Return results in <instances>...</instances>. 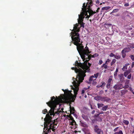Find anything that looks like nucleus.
I'll use <instances>...</instances> for the list:
<instances>
[{
  "label": "nucleus",
  "mask_w": 134,
  "mask_h": 134,
  "mask_svg": "<svg viewBox=\"0 0 134 134\" xmlns=\"http://www.w3.org/2000/svg\"><path fill=\"white\" fill-rule=\"evenodd\" d=\"M73 84L75 88L72 87V89L74 90V95L73 96L71 93V91L62 89V90L64 92L65 95L61 94L58 97L56 96L55 98L53 96L51 97V100L46 103L47 104L49 107L50 109H64L63 107V105L62 103H67L69 101H71L72 102L74 101L76 97L77 92L79 90V86L77 85Z\"/></svg>",
  "instance_id": "f257e3e1"
},
{
  "label": "nucleus",
  "mask_w": 134,
  "mask_h": 134,
  "mask_svg": "<svg viewBox=\"0 0 134 134\" xmlns=\"http://www.w3.org/2000/svg\"><path fill=\"white\" fill-rule=\"evenodd\" d=\"M51 118L49 116V114H47L44 119V128L43 131V134H48L51 132V130L53 131L57 128V123L53 122L51 120Z\"/></svg>",
  "instance_id": "f03ea898"
},
{
  "label": "nucleus",
  "mask_w": 134,
  "mask_h": 134,
  "mask_svg": "<svg viewBox=\"0 0 134 134\" xmlns=\"http://www.w3.org/2000/svg\"><path fill=\"white\" fill-rule=\"evenodd\" d=\"M71 69L72 70H74L76 73L77 74V77L75 79V81L74 80L73 83L74 84L77 85H80L81 82H82L84 79V77L86 76L85 73L86 71H83L82 69L79 68H77L72 67Z\"/></svg>",
  "instance_id": "7ed1b4c3"
},
{
  "label": "nucleus",
  "mask_w": 134,
  "mask_h": 134,
  "mask_svg": "<svg viewBox=\"0 0 134 134\" xmlns=\"http://www.w3.org/2000/svg\"><path fill=\"white\" fill-rule=\"evenodd\" d=\"M83 64L81 63H79L77 61H76L75 62V64L76 66H77L78 67L81 68L83 70V71H86V72H90V67L91 66V64L88 63V65L87 63V60H85Z\"/></svg>",
  "instance_id": "20e7f679"
},
{
  "label": "nucleus",
  "mask_w": 134,
  "mask_h": 134,
  "mask_svg": "<svg viewBox=\"0 0 134 134\" xmlns=\"http://www.w3.org/2000/svg\"><path fill=\"white\" fill-rule=\"evenodd\" d=\"M74 35L71 36V38L73 43L75 45H77L79 43H81V39L80 38V35L78 32L75 34Z\"/></svg>",
  "instance_id": "39448f33"
},
{
  "label": "nucleus",
  "mask_w": 134,
  "mask_h": 134,
  "mask_svg": "<svg viewBox=\"0 0 134 134\" xmlns=\"http://www.w3.org/2000/svg\"><path fill=\"white\" fill-rule=\"evenodd\" d=\"M82 42L79 43L77 45H75L77 46V49L81 58H83V52H84V47L82 44Z\"/></svg>",
  "instance_id": "423d86ee"
},
{
  "label": "nucleus",
  "mask_w": 134,
  "mask_h": 134,
  "mask_svg": "<svg viewBox=\"0 0 134 134\" xmlns=\"http://www.w3.org/2000/svg\"><path fill=\"white\" fill-rule=\"evenodd\" d=\"M90 4V5H89L87 7V12L89 14V15H87L86 16V18H88L90 16L93 15L94 14L96 13V12L94 11L93 12L91 9V7L93 5V2L92 1H90V2L89 3Z\"/></svg>",
  "instance_id": "0eeeda50"
},
{
  "label": "nucleus",
  "mask_w": 134,
  "mask_h": 134,
  "mask_svg": "<svg viewBox=\"0 0 134 134\" xmlns=\"http://www.w3.org/2000/svg\"><path fill=\"white\" fill-rule=\"evenodd\" d=\"M67 116L68 117V118H69V125H71L72 128L74 129L76 128L77 125L76 124V122L74 120L72 115L69 114L68 115H67Z\"/></svg>",
  "instance_id": "6e6552de"
},
{
  "label": "nucleus",
  "mask_w": 134,
  "mask_h": 134,
  "mask_svg": "<svg viewBox=\"0 0 134 134\" xmlns=\"http://www.w3.org/2000/svg\"><path fill=\"white\" fill-rule=\"evenodd\" d=\"M84 14H81L79 15V19L78 20V22L79 24L80 25V27H84V24H85L83 22V19L84 18Z\"/></svg>",
  "instance_id": "1a4fd4ad"
},
{
  "label": "nucleus",
  "mask_w": 134,
  "mask_h": 134,
  "mask_svg": "<svg viewBox=\"0 0 134 134\" xmlns=\"http://www.w3.org/2000/svg\"><path fill=\"white\" fill-rule=\"evenodd\" d=\"M59 109H50L49 113L47 114H49V116L51 118V120H52V117L51 116L53 115V116L54 115H58L59 112H57L59 111Z\"/></svg>",
  "instance_id": "9d476101"
},
{
  "label": "nucleus",
  "mask_w": 134,
  "mask_h": 134,
  "mask_svg": "<svg viewBox=\"0 0 134 134\" xmlns=\"http://www.w3.org/2000/svg\"><path fill=\"white\" fill-rule=\"evenodd\" d=\"M115 90H120L123 88V85L120 83H118L115 84L113 87Z\"/></svg>",
  "instance_id": "9b49d317"
},
{
  "label": "nucleus",
  "mask_w": 134,
  "mask_h": 134,
  "mask_svg": "<svg viewBox=\"0 0 134 134\" xmlns=\"http://www.w3.org/2000/svg\"><path fill=\"white\" fill-rule=\"evenodd\" d=\"M86 3H84L83 4V8H82V10L85 12L83 13H82L81 14H84V15L85 14V16L87 15V7L88 6L87 5H85Z\"/></svg>",
  "instance_id": "f8f14e48"
},
{
  "label": "nucleus",
  "mask_w": 134,
  "mask_h": 134,
  "mask_svg": "<svg viewBox=\"0 0 134 134\" xmlns=\"http://www.w3.org/2000/svg\"><path fill=\"white\" fill-rule=\"evenodd\" d=\"M99 56L98 54L96 53L94 54L93 55H91V54L89 56H88L87 57L88 59H86V60H87V63L88 64V61L91 59V57L94 58L96 57H98Z\"/></svg>",
  "instance_id": "ddd939ff"
},
{
  "label": "nucleus",
  "mask_w": 134,
  "mask_h": 134,
  "mask_svg": "<svg viewBox=\"0 0 134 134\" xmlns=\"http://www.w3.org/2000/svg\"><path fill=\"white\" fill-rule=\"evenodd\" d=\"M69 110L70 113V114L69 115H72L76 118L77 116L76 114V111L75 109H69Z\"/></svg>",
  "instance_id": "4468645a"
},
{
  "label": "nucleus",
  "mask_w": 134,
  "mask_h": 134,
  "mask_svg": "<svg viewBox=\"0 0 134 134\" xmlns=\"http://www.w3.org/2000/svg\"><path fill=\"white\" fill-rule=\"evenodd\" d=\"M79 25L78 24H76L74 25V26L73 30L76 31V32H78L80 31V27H78Z\"/></svg>",
  "instance_id": "2eb2a0df"
},
{
  "label": "nucleus",
  "mask_w": 134,
  "mask_h": 134,
  "mask_svg": "<svg viewBox=\"0 0 134 134\" xmlns=\"http://www.w3.org/2000/svg\"><path fill=\"white\" fill-rule=\"evenodd\" d=\"M103 113L100 112V113L99 112L98 114H95L94 115V117H96V121H102V119L101 118L98 116L99 115L101 114H102Z\"/></svg>",
  "instance_id": "dca6fc26"
},
{
  "label": "nucleus",
  "mask_w": 134,
  "mask_h": 134,
  "mask_svg": "<svg viewBox=\"0 0 134 134\" xmlns=\"http://www.w3.org/2000/svg\"><path fill=\"white\" fill-rule=\"evenodd\" d=\"M91 53V52L90 51H88V52H87V53L86 54V53L85 54V58H82V59L83 60V61H84L86 59H88L87 57L88 56H89L90 55H89V54H90Z\"/></svg>",
  "instance_id": "f3484780"
},
{
  "label": "nucleus",
  "mask_w": 134,
  "mask_h": 134,
  "mask_svg": "<svg viewBox=\"0 0 134 134\" xmlns=\"http://www.w3.org/2000/svg\"><path fill=\"white\" fill-rule=\"evenodd\" d=\"M112 81V79L111 78H109L108 79L107 84L106 85V87L107 88H110L111 82Z\"/></svg>",
  "instance_id": "a211bd4d"
},
{
  "label": "nucleus",
  "mask_w": 134,
  "mask_h": 134,
  "mask_svg": "<svg viewBox=\"0 0 134 134\" xmlns=\"http://www.w3.org/2000/svg\"><path fill=\"white\" fill-rule=\"evenodd\" d=\"M118 76L120 81L123 82L125 79L123 74H120L118 75Z\"/></svg>",
  "instance_id": "6ab92c4d"
},
{
  "label": "nucleus",
  "mask_w": 134,
  "mask_h": 134,
  "mask_svg": "<svg viewBox=\"0 0 134 134\" xmlns=\"http://www.w3.org/2000/svg\"><path fill=\"white\" fill-rule=\"evenodd\" d=\"M89 50L87 46L85 47V48H84V52H83V53H84L83 54V58H85V54L86 53L87 54V52H88V51Z\"/></svg>",
  "instance_id": "aec40b11"
},
{
  "label": "nucleus",
  "mask_w": 134,
  "mask_h": 134,
  "mask_svg": "<svg viewBox=\"0 0 134 134\" xmlns=\"http://www.w3.org/2000/svg\"><path fill=\"white\" fill-rule=\"evenodd\" d=\"M130 51V49L129 47L123 49L122 51L125 53L128 52Z\"/></svg>",
  "instance_id": "412c9836"
},
{
  "label": "nucleus",
  "mask_w": 134,
  "mask_h": 134,
  "mask_svg": "<svg viewBox=\"0 0 134 134\" xmlns=\"http://www.w3.org/2000/svg\"><path fill=\"white\" fill-rule=\"evenodd\" d=\"M94 99L97 101L101 100L102 101V97L98 96L95 97L94 98Z\"/></svg>",
  "instance_id": "4be33fe9"
},
{
  "label": "nucleus",
  "mask_w": 134,
  "mask_h": 134,
  "mask_svg": "<svg viewBox=\"0 0 134 134\" xmlns=\"http://www.w3.org/2000/svg\"><path fill=\"white\" fill-rule=\"evenodd\" d=\"M109 100L110 99L109 98L105 97H102V101L108 102Z\"/></svg>",
  "instance_id": "5701e85b"
},
{
  "label": "nucleus",
  "mask_w": 134,
  "mask_h": 134,
  "mask_svg": "<svg viewBox=\"0 0 134 134\" xmlns=\"http://www.w3.org/2000/svg\"><path fill=\"white\" fill-rule=\"evenodd\" d=\"M129 63L126 64L125 65L123 66V68L122 69V70L123 71H125V70L127 69V66L129 65Z\"/></svg>",
  "instance_id": "b1692460"
},
{
  "label": "nucleus",
  "mask_w": 134,
  "mask_h": 134,
  "mask_svg": "<svg viewBox=\"0 0 134 134\" xmlns=\"http://www.w3.org/2000/svg\"><path fill=\"white\" fill-rule=\"evenodd\" d=\"M100 129L98 128V126L97 125H95L94 126V131L95 132H97L98 130H100Z\"/></svg>",
  "instance_id": "393cba45"
},
{
  "label": "nucleus",
  "mask_w": 134,
  "mask_h": 134,
  "mask_svg": "<svg viewBox=\"0 0 134 134\" xmlns=\"http://www.w3.org/2000/svg\"><path fill=\"white\" fill-rule=\"evenodd\" d=\"M127 91L126 90H123L121 91V95L122 96Z\"/></svg>",
  "instance_id": "a878e982"
},
{
  "label": "nucleus",
  "mask_w": 134,
  "mask_h": 134,
  "mask_svg": "<svg viewBox=\"0 0 134 134\" xmlns=\"http://www.w3.org/2000/svg\"><path fill=\"white\" fill-rule=\"evenodd\" d=\"M111 8V7L110 6L105 7H103L102 8V10H107L110 9Z\"/></svg>",
  "instance_id": "bb28decb"
},
{
  "label": "nucleus",
  "mask_w": 134,
  "mask_h": 134,
  "mask_svg": "<svg viewBox=\"0 0 134 134\" xmlns=\"http://www.w3.org/2000/svg\"><path fill=\"white\" fill-rule=\"evenodd\" d=\"M118 72V68L116 69L115 71L114 72V77H116L117 76V73Z\"/></svg>",
  "instance_id": "cd10ccee"
},
{
  "label": "nucleus",
  "mask_w": 134,
  "mask_h": 134,
  "mask_svg": "<svg viewBox=\"0 0 134 134\" xmlns=\"http://www.w3.org/2000/svg\"><path fill=\"white\" fill-rule=\"evenodd\" d=\"M107 64L105 63L103 64L102 66V68H104L105 69H106L108 68Z\"/></svg>",
  "instance_id": "c85d7f7f"
},
{
  "label": "nucleus",
  "mask_w": 134,
  "mask_h": 134,
  "mask_svg": "<svg viewBox=\"0 0 134 134\" xmlns=\"http://www.w3.org/2000/svg\"><path fill=\"white\" fill-rule=\"evenodd\" d=\"M116 62V60L115 59H113L110 65L112 66Z\"/></svg>",
  "instance_id": "c756f323"
},
{
  "label": "nucleus",
  "mask_w": 134,
  "mask_h": 134,
  "mask_svg": "<svg viewBox=\"0 0 134 134\" xmlns=\"http://www.w3.org/2000/svg\"><path fill=\"white\" fill-rule=\"evenodd\" d=\"M96 132L97 133V134H101V133L102 134H103V131H102L101 129H100V130Z\"/></svg>",
  "instance_id": "7c9ffc66"
},
{
  "label": "nucleus",
  "mask_w": 134,
  "mask_h": 134,
  "mask_svg": "<svg viewBox=\"0 0 134 134\" xmlns=\"http://www.w3.org/2000/svg\"><path fill=\"white\" fill-rule=\"evenodd\" d=\"M78 32H76V31L74 30H72V32H71L70 34L72 35L71 36H72V35H74L75 34H75L77 33Z\"/></svg>",
  "instance_id": "2f4dec72"
},
{
  "label": "nucleus",
  "mask_w": 134,
  "mask_h": 134,
  "mask_svg": "<svg viewBox=\"0 0 134 134\" xmlns=\"http://www.w3.org/2000/svg\"><path fill=\"white\" fill-rule=\"evenodd\" d=\"M100 86L101 87L103 88L104 87L105 85V83L103 81H102L100 83Z\"/></svg>",
  "instance_id": "473e14b6"
},
{
  "label": "nucleus",
  "mask_w": 134,
  "mask_h": 134,
  "mask_svg": "<svg viewBox=\"0 0 134 134\" xmlns=\"http://www.w3.org/2000/svg\"><path fill=\"white\" fill-rule=\"evenodd\" d=\"M98 108H100L101 107H103L104 105L102 103H98L97 104Z\"/></svg>",
  "instance_id": "72a5a7b5"
},
{
  "label": "nucleus",
  "mask_w": 134,
  "mask_h": 134,
  "mask_svg": "<svg viewBox=\"0 0 134 134\" xmlns=\"http://www.w3.org/2000/svg\"><path fill=\"white\" fill-rule=\"evenodd\" d=\"M123 122L126 125H127L129 124V121L126 120H124Z\"/></svg>",
  "instance_id": "f704fd0d"
},
{
  "label": "nucleus",
  "mask_w": 134,
  "mask_h": 134,
  "mask_svg": "<svg viewBox=\"0 0 134 134\" xmlns=\"http://www.w3.org/2000/svg\"><path fill=\"white\" fill-rule=\"evenodd\" d=\"M82 118L85 120H87L88 119V117L87 115L83 114L82 115Z\"/></svg>",
  "instance_id": "c9c22d12"
},
{
  "label": "nucleus",
  "mask_w": 134,
  "mask_h": 134,
  "mask_svg": "<svg viewBox=\"0 0 134 134\" xmlns=\"http://www.w3.org/2000/svg\"><path fill=\"white\" fill-rule=\"evenodd\" d=\"M81 125L82 126L84 127H88V125H87L83 122L81 123Z\"/></svg>",
  "instance_id": "e433bc0d"
},
{
  "label": "nucleus",
  "mask_w": 134,
  "mask_h": 134,
  "mask_svg": "<svg viewBox=\"0 0 134 134\" xmlns=\"http://www.w3.org/2000/svg\"><path fill=\"white\" fill-rule=\"evenodd\" d=\"M126 53L124 52H122V51H121V53L122 54V56L123 58H125L126 56Z\"/></svg>",
  "instance_id": "4c0bfd02"
},
{
  "label": "nucleus",
  "mask_w": 134,
  "mask_h": 134,
  "mask_svg": "<svg viewBox=\"0 0 134 134\" xmlns=\"http://www.w3.org/2000/svg\"><path fill=\"white\" fill-rule=\"evenodd\" d=\"M114 134H123L122 131L120 130L119 132H115Z\"/></svg>",
  "instance_id": "58836bf2"
},
{
  "label": "nucleus",
  "mask_w": 134,
  "mask_h": 134,
  "mask_svg": "<svg viewBox=\"0 0 134 134\" xmlns=\"http://www.w3.org/2000/svg\"><path fill=\"white\" fill-rule=\"evenodd\" d=\"M94 78L93 75H92L90 77L89 79V81H92L93 80V78Z\"/></svg>",
  "instance_id": "ea45409f"
},
{
  "label": "nucleus",
  "mask_w": 134,
  "mask_h": 134,
  "mask_svg": "<svg viewBox=\"0 0 134 134\" xmlns=\"http://www.w3.org/2000/svg\"><path fill=\"white\" fill-rule=\"evenodd\" d=\"M114 58L118 59H120V58H121V56L120 55H115V57H114Z\"/></svg>",
  "instance_id": "a19ab883"
},
{
  "label": "nucleus",
  "mask_w": 134,
  "mask_h": 134,
  "mask_svg": "<svg viewBox=\"0 0 134 134\" xmlns=\"http://www.w3.org/2000/svg\"><path fill=\"white\" fill-rule=\"evenodd\" d=\"M129 74L127 71H126L124 73V75L125 77H126Z\"/></svg>",
  "instance_id": "79ce46f5"
},
{
  "label": "nucleus",
  "mask_w": 134,
  "mask_h": 134,
  "mask_svg": "<svg viewBox=\"0 0 134 134\" xmlns=\"http://www.w3.org/2000/svg\"><path fill=\"white\" fill-rule=\"evenodd\" d=\"M119 10V9H114L112 12V13H116L118 12Z\"/></svg>",
  "instance_id": "37998d69"
},
{
  "label": "nucleus",
  "mask_w": 134,
  "mask_h": 134,
  "mask_svg": "<svg viewBox=\"0 0 134 134\" xmlns=\"http://www.w3.org/2000/svg\"><path fill=\"white\" fill-rule=\"evenodd\" d=\"M42 113L43 114H46L47 113V109H44L43 110Z\"/></svg>",
  "instance_id": "c03bdc74"
},
{
  "label": "nucleus",
  "mask_w": 134,
  "mask_h": 134,
  "mask_svg": "<svg viewBox=\"0 0 134 134\" xmlns=\"http://www.w3.org/2000/svg\"><path fill=\"white\" fill-rule=\"evenodd\" d=\"M123 88H124V90H125L128 88L129 86L128 85H126L124 86L123 85Z\"/></svg>",
  "instance_id": "a18cd8bd"
},
{
  "label": "nucleus",
  "mask_w": 134,
  "mask_h": 134,
  "mask_svg": "<svg viewBox=\"0 0 134 134\" xmlns=\"http://www.w3.org/2000/svg\"><path fill=\"white\" fill-rule=\"evenodd\" d=\"M99 75V73H97L94 74V77L96 78H97Z\"/></svg>",
  "instance_id": "49530a36"
},
{
  "label": "nucleus",
  "mask_w": 134,
  "mask_h": 134,
  "mask_svg": "<svg viewBox=\"0 0 134 134\" xmlns=\"http://www.w3.org/2000/svg\"><path fill=\"white\" fill-rule=\"evenodd\" d=\"M96 79H95V80H94L93 81L92 84L94 85H95L96 83H97L96 82Z\"/></svg>",
  "instance_id": "de8ad7c7"
},
{
  "label": "nucleus",
  "mask_w": 134,
  "mask_h": 134,
  "mask_svg": "<svg viewBox=\"0 0 134 134\" xmlns=\"http://www.w3.org/2000/svg\"><path fill=\"white\" fill-rule=\"evenodd\" d=\"M131 59L133 60H134V56L133 55H131L130 56Z\"/></svg>",
  "instance_id": "09e8293b"
},
{
  "label": "nucleus",
  "mask_w": 134,
  "mask_h": 134,
  "mask_svg": "<svg viewBox=\"0 0 134 134\" xmlns=\"http://www.w3.org/2000/svg\"><path fill=\"white\" fill-rule=\"evenodd\" d=\"M115 56V55L113 54L112 53H110V54L109 55L110 57H114Z\"/></svg>",
  "instance_id": "8fccbe9b"
},
{
  "label": "nucleus",
  "mask_w": 134,
  "mask_h": 134,
  "mask_svg": "<svg viewBox=\"0 0 134 134\" xmlns=\"http://www.w3.org/2000/svg\"><path fill=\"white\" fill-rule=\"evenodd\" d=\"M103 62V61L102 60H100L98 63V64L99 65H100Z\"/></svg>",
  "instance_id": "3c124183"
},
{
  "label": "nucleus",
  "mask_w": 134,
  "mask_h": 134,
  "mask_svg": "<svg viewBox=\"0 0 134 134\" xmlns=\"http://www.w3.org/2000/svg\"><path fill=\"white\" fill-rule=\"evenodd\" d=\"M131 74H130L127 76V78L129 79H131Z\"/></svg>",
  "instance_id": "603ef678"
},
{
  "label": "nucleus",
  "mask_w": 134,
  "mask_h": 134,
  "mask_svg": "<svg viewBox=\"0 0 134 134\" xmlns=\"http://www.w3.org/2000/svg\"><path fill=\"white\" fill-rule=\"evenodd\" d=\"M86 134H92L91 133L89 130H88L85 133Z\"/></svg>",
  "instance_id": "864d4df0"
},
{
  "label": "nucleus",
  "mask_w": 134,
  "mask_h": 134,
  "mask_svg": "<svg viewBox=\"0 0 134 134\" xmlns=\"http://www.w3.org/2000/svg\"><path fill=\"white\" fill-rule=\"evenodd\" d=\"M110 61V60L109 59H107V60L105 62V63L108 64V62H109Z\"/></svg>",
  "instance_id": "5fc2aeb1"
},
{
  "label": "nucleus",
  "mask_w": 134,
  "mask_h": 134,
  "mask_svg": "<svg viewBox=\"0 0 134 134\" xmlns=\"http://www.w3.org/2000/svg\"><path fill=\"white\" fill-rule=\"evenodd\" d=\"M118 128H119V127H116V128H115V129L114 130V132H116V131H117V130L118 129Z\"/></svg>",
  "instance_id": "6e6d98bb"
},
{
  "label": "nucleus",
  "mask_w": 134,
  "mask_h": 134,
  "mask_svg": "<svg viewBox=\"0 0 134 134\" xmlns=\"http://www.w3.org/2000/svg\"><path fill=\"white\" fill-rule=\"evenodd\" d=\"M108 108V106L107 105V106H104L103 107L102 109H107V108Z\"/></svg>",
  "instance_id": "4d7b16f0"
},
{
  "label": "nucleus",
  "mask_w": 134,
  "mask_h": 134,
  "mask_svg": "<svg viewBox=\"0 0 134 134\" xmlns=\"http://www.w3.org/2000/svg\"><path fill=\"white\" fill-rule=\"evenodd\" d=\"M130 47L132 48H134V44H133L132 45L130 46Z\"/></svg>",
  "instance_id": "13d9d810"
},
{
  "label": "nucleus",
  "mask_w": 134,
  "mask_h": 134,
  "mask_svg": "<svg viewBox=\"0 0 134 134\" xmlns=\"http://www.w3.org/2000/svg\"><path fill=\"white\" fill-rule=\"evenodd\" d=\"M105 25H107L108 26H110L111 25V24H107L106 23H105Z\"/></svg>",
  "instance_id": "bf43d9fd"
},
{
  "label": "nucleus",
  "mask_w": 134,
  "mask_h": 134,
  "mask_svg": "<svg viewBox=\"0 0 134 134\" xmlns=\"http://www.w3.org/2000/svg\"><path fill=\"white\" fill-rule=\"evenodd\" d=\"M126 71H127L129 73H130L131 72V70L130 69H129Z\"/></svg>",
  "instance_id": "052dcab7"
},
{
  "label": "nucleus",
  "mask_w": 134,
  "mask_h": 134,
  "mask_svg": "<svg viewBox=\"0 0 134 134\" xmlns=\"http://www.w3.org/2000/svg\"><path fill=\"white\" fill-rule=\"evenodd\" d=\"M90 87L89 86H88L87 88H84V89L85 90H87V89H90Z\"/></svg>",
  "instance_id": "680f3d73"
},
{
  "label": "nucleus",
  "mask_w": 134,
  "mask_h": 134,
  "mask_svg": "<svg viewBox=\"0 0 134 134\" xmlns=\"http://www.w3.org/2000/svg\"><path fill=\"white\" fill-rule=\"evenodd\" d=\"M134 66V62H132V63L131 67L133 68Z\"/></svg>",
  "instance_id": "e2e57ef3"
},
{
  "label": "nucleus",
  "mask_w": 134,
  "mask_h": 134,
  "mask_svg": "<svg viewBox=\"0 0 134 134\" xmlns=\"http://www.w3.org/2000/svg\"><path fill=\"white\" fill-rule=\"evenodd\" d=\"M96 87L97 88H99L100 87H101L100 85H100H97V86Z\"/></svg>",
  "instance_id": "0e129e2a"
},
{
  "label": "nucleus",
  "mask_w": 134,
  "mask_h": 134,
  "mask_svg": "<svg viewBox=\"0 0 134 134\" xmlns=\"http://www.w3.org/2000/svg\"><path fill=\"white\" fill-rule=\"evenodd\" d=\"M85 93L84 90H82L81 91V94H83Z\"/></svg>",
  "instance_id": "69168bd1"
},
{
  "label": "nucleus",
  "mask_w": 134,
  "mask_h": 134,
  "mask_svg": "<svg viewBox=\"0 0 134 134\" xmlns=\"http://www.w3.org/2000/svg\"><path fill=\"white\" fill-rule=\"evenodd\" d=\"M100 9V8L99 7L97 9V10H96V12H98V10Z\"/></svg>",
  "instance_id": "338daca9"
},
{
  "label": "nucleus",
  "mask_w": 134,
  "mask_h": 134,
  "mask_svg": "<svg viewBox=\"0 0 134 134\" xmlns=\"http://www.w3.org/2000/svg\"><path fill=\"white\" fill-rule=\"evenodd\" d=\"M133 131L132 132V134L133 133H134V126H133Z\"/></svg>",
  "instance_id": "774afa93"
}]
</instances>
